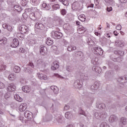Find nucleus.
I'll list each match as a JSON object with an SVG mask.
<instances>
[{"instance_id": "obj_13", "label": "nucleus", "mask_w": 127, "mask_h": 127, "mask_svg": "<svg viewBox=\"0 0 127 127\" xmlns=\"http://www.w3.org/2000/svg\"><path fill=\"white\" fill-rule=\"evenodd\" d=\"M27 108V104L26 103H22L19 107L20 112H24Z\"/></svg>"}, {"instance_id": "obj_4", "label": "nucleus", "mask_w": 127, "mask_h": 127, "mask_svg": "<svg viewBox=\"0 0 127 127\" xmlns=\"http://www.w3.org/2000/svg\"><path fill=\"white\" fill-rule=\"evenodd\" d=\"M31 68H33V64L30 63L24 68V71L25 72V73L31 74V73L33 72Z\"/></svg>"}, {"instance_id": "obj_60", "label": "nucleus", "mask_w": 127, "mask_h": 127, "mask_svg": "<svg viewBox=\"0 0 127 127\" xmlns=\"http://www.w3.org/2000/svg\"><path fill=\"white\" fill-rule=\"evenodd\" d=\"M63 42L65 46L68 45V42L64 39H63Z\"/></svg>"}, {"instance_id": "obj_19", "label": "nucleus", "mask_w": 127, "mask_h": 127, "mask_svg": "<svg viewBox=\"0 0 127 127\" xmlns=\"http://www.w3.org/2000/svg\"><path fill=\"white\" fill-rule=\"evenodd\" d=\"M98 61H99L98 58L93 57V58H91V63L92 64H93V65H98V64H99V63L98 62Z\"/></svg>"}, {"instance_id": "obj_14", "label": "nucleus", "mask_w": 127, "mask_h": 127, "mask_svg": "<svg viewBox=\"0 0 127 127\" xmlns=\"http://www.w3.org/2000/svg\"><path fill=\"white\" fill-rule=\"evenodd\" d=\"M24 115L25 118H26V119H28V120H31V119H32V113L28 111L25 112Z\"/></svg>"}, {"instance_id": "obj_34", "label": "nucleus", "mask_w": 127, "mask_h": 127, "mask_svg": "<svg viewBox=\"0 0 127 127\" xmlns=\"http://www.w3.org/2000/svg\"><path fill=\"white\" fill-rule=\"evenodd\" d=\"M13 71L15 73H19L20 72V67L17 65H15L13 68Z\"/></svg>"}, {"instance_id": "obj_58", "label": "nucleus", "mask_w": 127, "mask_h": 127, "mask_svg": "<svg viewBox=\"0 0 127 127\" xmlns=\"http://www.w3.org/2000/svg\"><path fill=\"white\" fill-rule=\"evenodd\" d=\"M120 80H124V79H125L126 81H127V75H125L124 77L121 76L119 78Z\"/></svg>"}, {"instance_id": "obj_31", "label": "nucleus", "mask_w": 127, "mask_h": 127, "mask_svg": "<svg viewBox=\"0 0 127 127\" xmlns=\"http://www.w3.org/2000/svg\"><path fill=\"white\" fill-rule=\"evenodd\" d=\"M14 99L17 101V102H22V101L23 100V99H22V98L20 97V96H19V95H18V94H16L14 96Z\"/></svg>"}, {"instance_id": "obj_25", "label": "nucleus", "mask_w": 127, "mask_h": 127, "mask_svg": "<svg viewBox=\"0 0 127 127\" xmlns=\"http://www.w3.org/2000/svg\"><path fill=\"white\" fill-rule=\"evenodd\" d=\"M22 90L24 93H29L30 92V88L28 86H25L22 87Z\"/></svg>"}, {"instance_id": "obj_36", "label": "nucleus", "mask_w": 127, "mask_h": 127, "mask_svg": "<svg viewBox=\"0 0 127 127\" xmlns=\"http://www.w3.org/2000/svg\"><path fill=\"white\" fill-rule=\"evenodd\" d=\"M17 37L20 40H23L24 39V35L22 33H18L17 34Z\"/></svg>"}, {"instance_id": "obj_26", "label": "nucleus", "mask_w": 127, "mask_h": 127, "mask_svg": "<svg viewBox=\"0 0 127 127\" xmlns=\"http://www.w3.org/2000/svg\"><path fill=\"white\" fill-rule=\"evenodd\" d=\"M77 49V48L75 46H68L67 49V51H69V52H72V51H74Z\"/></svg>"}, {"instance_id": "obj_20", "label": "nucleus", "mask_w": 127, "mask_h": 127, "mask_svg": "<svg viewBox=\"0 0 127 127\" xmlns=\"http://www.w3.org/2000/svg\"><path fill=\"white\" fill-rule=\"evenodd\" d=\"M93 71H95V72H96V73H98V74L101 73L102 72V69L101 67L99 66H93L92 68Z\"/></svg>"}, {"instance_id": "obj_49", "label": "nucleus", "mask_w": 127, "mask_h": 127, "mask_svg": "<svg viewBox=\"0 0 127 127\" xmlns=\"http://www.w3.org/2000/svg\"><path fill=\"white\" fill-rule=\"evenodd\" d=\"M37 64H39L40 65H41V64L43 65V64H44L43 60H42V59L38 60L37 61Z\"/></svg>"}, {"instance_id": "obj_10", "label": "nucleus", "mask_w": 127, "mask_h": 127, "mask_svg": "<svg viewBox=\"0 0 127 127\" xmlns=\"http://www.w3.org/2000/svg\"><path fill=\"white\" fill-rule=\"evenodd\" d=\"M79 6L80 5L78 2H74L72 4V10H73V11H78Z\"/></svg>"}, {"instance_id": "obj_12", "label": "nucleus", "mask_w": 127, "mask_h": 127, "mask_svg": "<svg viewBox=\"0 0 127 127\" xmlns=\"http://www.w3.org/2000/svg\"><path fill=\"white\" fill-rule=\"evenodd\" d=\"M15 89H16L15 85L13 83H10L7 88V91H8V92H13V91H15Z\"/></svg>"}, {"instance_id": "obj_41", "label": "nucleus", "mask_w": 127, "mask_h": 127, "mask_svg": "<svg viewBox=\"0 0 127 127\" xmlns=\"http://www.w3.org/2000/svg\"><path fill=\"white\" fill-rule=\"evenodd\" d=\"M42 6L46 9V10H49V9L50 8V6H49V5H48L46 3H43L42 4Z\"/></svg>"}, {"instance_id": "obj_29", "label": "nucleus", "mask_w": 127, "mask_h": 127, "mask_svg": "<svg viewBox=\"0 0 127 127\" xmlns=\"http://www.w3.org/2000/svg\"><path fill=\"white\" fill-rule=\"evenodd\" d=\"M8 79L10 81H14L15 79H16V76L14 73H11L8 76Z\"/></svg>"}, {"instance_id": "obj_30", "label": "nucleus", "mask_w": 127, "mask_h": 127, "mask_svg": "<svg viewBox=\"0 0 127 127\" xmlns=\"http://www.w3.org/2000/svg\"><path fill=\"white\" fill-rule=\"evenodd\" d=\"M28 42L30 45H31V46H33L34 44H36L37 42L36 41V39H31L30 40H29Z\"/></svg>"}, {"instance_id": "obj_37", "label": "nucleus", "mask_w": 127, "mask_h": 127, "mask_svg": "<svg viewBox=\"0 0 127 127\" xmlns=\"http://www.w3.org/2000/svg\"><path fill=\"white\" fill-rule=\"evenodd\" d=\"M106 4H115V1L114 0H105Z\"/></svg>"}, {"instance_id": "obj_55", "label": "nucleus", "mask_w": 127, "mask_h": 127, "mask_svg": "<svg viewBox=\"0 0 127 127\" xmlns=\"http://www.w3.org/2000/svg\"><path fill=\"white\" fill-rule=\"evenodd\" d=\"M5 85L3 83L0 81V89H4Z\"/></svg>"}, {"instance_id": "obj_40", "label": "nucleus", "mask_w": 127, "mask_h": 127, "mask_svg": "<svg viewBox=\"0 0 127 127\" xmlns=\"http://www.w3.org/2000/svg\"><path fill=\"white\" fill-rule=\"evenodd\" d=\"M87 43L90 46H92L94 45V41H93L92 40V39H91L90 38H88V41H87Z\"/></svg>"}, {"instance_id": "obj_33", "label": "nucleus", "mask_w": 127, "mask_h": 127, "mask_svg": "<svg viewBox=\"0 0 127 127\" xmlns=\"http://www.w3.org/2000/svg\"><path fill=\"white\" fill-rule=\"evenodd\" d=\"M78 18L80 20V21L84 22L86 20V16L84 14H81L78 16Z\"/></svg>"}, {"instance_id": "obj_5", "label": "nucleus", "mask_w": 127, "mask_h": 127, "mask_svg": "<svg viewBox=\"0 0 127 127\" xmlns=\"http://www.w3.org/2000/svg\"><path fill=\"white\" fill-rule=\"evenodd\" d=\"M45 122H49L52 120V115L49 113H47L43 117Z\"/></svg>"}, {"instance_id": "obj_7", "label": "nucleus", "mask_w": 127, "mask_h": 127, "mask_svg": "<svg viewBox=\"0 0 127 127\" xmlns=\"http://www.w3.org/2000/svg\"><path fill=\"white\" fill-rule=\"evenodd\" d=\"M19 29L22 33H27V32H28V27L25 25H21L20 26Z\"/></svg>"}, {"instance_id": "obj_24", "label": "nucleus", "mask_w": 127, "mask_h": 127, "mask_svg": "<svg viewBox=\"0 0 127 127\" xmlns=\"http://www.w3.org/2000/svg\"><path fill=\"white\" fill-rule=\"evenodd\" d=\"M80 78H81L82 80H88V75L83 73H80Z\"/></svg>"}, {"instance_id": "obj_28", "label": "nucleus", "mask_w": 127, "mask_h": 127, "mask_svg": "<svg viewBox=\"0 0 127 127\" xmlns=\"http://www.w3.org/2000/svg\"><path fill=\"white\" fill-rule=\"evenodd\" d=\"M51 90H52L55 94H58L59 89L57 86H52L51 87Z\"/></svg>"}, {"instance_id": "obj_64", "label": "nucleus", "mask_w": 127, "mask_h": 127, "mask_svg": "<svg viewBox=\"0 0 127 127\" xmlns=\"http://www.w3.org/2000/svg\"><path fill=\"white\" fill-rule=\"evenodd\" d=\"M53 20L51 18H48L47 19V21H48V23H51V22H52Z\"/></svg>"}, {"instance_id": "obj_51", "label": "nucleus", "mask_w": 127, "mask_h": 127, "mask_svg": "<svg viewBox=\"0 0 127 127\" xmlns=\"http://www.w3.org/2000/svg\"><path fill=\"white\" fill-rule=\"evenodd\" d=\"M79 115H83L85 117L86 116V113H85V111H83V110H82V109H80V110H79Z\"/></svg>"}, {"instance_id": "obj_15", "label": "nucleus", "mask_w": 127, "mask_h": 127, "mask_svg": "<svg viewBox=\"0 0 127 127\" xmlns=\"http://www.w3.org/2000/svg\"><path fill=\"white\" fill-rule=\"evenodd\" d=\"M35 26L36 28H37V29H41V30H43V29L45 28V26H44V25H43V24L41 23H36L35 25Z\"/></svg>"}, {"instance_id": "obj_27", "label": "nucleus", "mask_w": 127, "mask_h": 127, "mask_svg": "<svg viewBox=\"0 0 127 127\" xmlns=\"http://www.w3.org/2000/svg\"><path fill=\"white\" fill-rule=\"evenodd\" d=\"M2 27L4 28L5 29H7L8 31H12V27L8 26L6 24H3L2 25Z\"/></svg>"}, {"instance_id": "obj_54", "label": "nucleus", "mask_w": 127, "mask_h": 127, "mask_svg": "<svg viewBox=\"0 0 127 127\" xmlns=\"http://www.w3.org/2000/svg\"><path fill=\"white\" fill-rule=\"evenodd\" d=\"M4 97L5 98V99H6V100H7V99H8V98H9L10 97V94L7 93L4 94Z\"/></svg>"}, {"instance_id": "obj_32", "label": "nucleus", "mask_w": 127, "mask_h": 127, "mask_svg": "<svg viewBox=\"0 0 127 127\" xmlns=\"http://www.w3.org/2000/svg\"><path fill=\"white\" fill-rule=\"evenodd\" d=\"M46 44L47 45H49V46L52 45V44H53V41L52 40H51V38H48L47 39V41H46Z\"/></svg>"}, {"instance_id": "obj_57", "label": "nucleus", "mask_w": 127, "mask_h": 127, "mask_svg": "<svg viewBox=\"0 0 127 127\" xmlns=\"http://www.w3.org/2000/svg\"><path fill=\"white\" fill-rule=\"evenodd\" d=\"M22 17H23L24 19H26V18L28 17V16H27V14H26V13H23L22 14Z\"/></svg>"}, {"instance_id": "obj_2", "label": "nucleus", "mask_w": 127, "mask_h": 127, "mask_svg": "<svg viewBox=\"0 0 127 127\" xmlns=\"http://www.w3.org/2000/svg\"><path fill=\"white\" fill-rule=\"evenodd\" d=\"M51 36L54 39H60L63 36V34L60 32L53 31L51 33Z\"/></svg>"}, {"instance_id": "obj_17", "label": "nucleus", "mask_w": 127, "mask_h": 127, "mask_svg": "<svg viewBox=\"0 0 127 127\" xmlns=\"http://www.w3.org/2000/svg\"><path fill=\"white\" fill-rule=\"evenodd\" d=\"M112 76L111 71H108L105 72V78L106 80H111V79H112Z\"/></svg>"}, {"instance_id": "obj_56", "label": "nucleus", "mask_w": 127, "mask_h": 127, "mask_svg": "<svg viewBox=\"0 0 127 127\" xmlns=\"http://www.w3.org/2000/svg\"><path fill=\"white\" fill-rule=\"evenodd\" d=\"M124 54L125 52L124 51H118V55H120V56H124Z\"/></svg>"}, {"instance_id": "obj_50", "label": "nucleus", "mask_w": 127, "mask_h": 127, "mask_svg": "<svg viewBox=\"0 0 127 127\" xmlns=\"http://www.w3.org/2000/svg\"><path fill=\"white\" fill-rule=\"evenodd\" d=\"M30 18L31 19H34L35 18V14L34 12L30 13Z\"/></svg>"}, {"instance_id": "obj_45", "label": "nucleus", "mask_w": 127, "mask_h": 127, "mask_svg": "<svg viewBox=\"0 0 127 127\" xmlns=\"http://www.w3.org/2000/svg\"><path fill=\"white\" fill-rule=\"evenodd\" d=\"M100 127H110V125L106 122H103L101 123Z\"/></svg>"}, {"instance_id": "obj_47", "label": "nucleus", "mask_w": 127, "mask_h": 127, "mask_svg": "<svg viewBox=\"0 0 127 127\" xmlns=\"http://www.w3.org/2000/svg\"><path fill=\"white\" fill-rule=\"evenodd\" d=\"M118 46L124 47L125 46V42L120 41L118 42Z\"/></svg>"}, {"instance_id": "obj_48", "label": "nucleus", "mask_w": 127, "mask_h": 127, "mask_svg": "<svg viewBox=\"0 0 127 127\" xmlns=\"http://www.w3.org/2000/svg\"><path fill=\"white\" fill-rule=\"evenodd\" d=\"M83 52H80V51L76 52L75 53V56H77V57H79L83 56Z\"/></svg>"}, {"instance_id": "obj_62", "label": "nucleus", "mask_w": 127, "mask_h": 127, "mask_svg": "<svg viewBox=\"0 0 127 127\" xmlns=\"http://www.w3.org/2000/svg\"><path fill=\"white\" fill-rule=\"evenodd\" d=\"M107 10L108 11V12H110V11H112L113 10V8L112 7H108L107 8Z\"/></svg>"}, {"instance_id": "obj_38", "label": "nucleus", "mask_w": 127, "mask_h": 127, "mask_svg": "<svg viewBox=\"0 0 127 127\" xmlns=\"http://www.w3.org/2000/svg\"><path fill=\"white\" fill-rule=\"evenodd\" d=\"M65 117L66 119L70 120L72 118V115L71 114V113L68 112L65 113Z\"/></svg>"}, {"instance_id": "obj_61", "label": "nucleus", "mask_w": 127, "mask_h": 127, "mask_svg": "<svg viewBox=\"0 0 127 127\" xmlns=\"http://www.w3.org/2000/svg\"><path fill=\"white\" fill-rule=\"evenodd\" d=\"M100 2V0H94V3L95 5H98Z\"/></svg>"}, {"instance_id": "obj_21", "label": "nucleus", "mask_w": 127, "mask_h": 127, "mask_svg": "<svg viewBox=\"0 0 127 127\" xmlns=\"http://www.w3.org/2000/svg\"><path fill=\"white\" fill-rule=\"evenodd\" d=\"M99 83L98 82H95L91 85V90H97V89L99 88Z\"/></svg>"}, {"instance_id": "obj_6", "label": "nucleus", "mask_w": 127, "mask_h": 127, "mask_svg": "<svg viewBox=\"0 0 127 127\" xmlns=\"http://www.w3.org/2000/svg\"><path fill=\"white\" fill-rule=\"evenodd\" d=\"M120 127H123L124 126H126L127 125V118L126 117H122L120 119Z\"/></svg>"}, {"instance_id": "obj_16", "label": "nucleus", "mask_w": 127, "mask_h": 127, "mask_svg": "<svg viewBox=\"0 0 127 127\" xmlns=\"http://www.w3.org/2000/svg\"><path fill=\"white\" fill-rule=\"evenodd\" d=\"M37 77L38 78H39V79H40L41 80H47V79H48V78L47 77V76L41 73H38Z\"/></svg>"}, {"instance_id": "obj_8", "label": "nucleus", "mask_w": 127, "mask_h": 127, "mask_svg": "<svg viewBox=\"0 0 127 127\" xmlns=\"http://www.w3.org/2000/svg\"><path fill=\"white\" fill-rule=\"evenodd\" d=\"M19 45V42L17 39H14L10 44L11 47L16 48Z\"/></svg>"}, {"instance_id": "obj_53", "label": "nucleus", "mask_w": 127, "mask_h": 127, "mask_svg": "<svg viewBox=\"0 0 127 127\" xmlns=\"http://www.w3.org/2000/svg\"><path fill=\"white\" fill-rule=\"evenodd\" d=\"M66 69L68 71V72H72L73 71V67H71L70 66H68L66 67Z\"/></svg>"}, {"instance_id": "obj_39", "label": "nucleus", "mask_w": 127, "mask_h": 127, "mask_svg": "<svg viewBox=\"0 0 127 127\" xmlns=\"http://www.w3.org/2000/svg\"><path fill=\"white\" fill-rule=\"evenodd\" d=\"M61 2H62L63 4L64 5H65V6H68L69 5V1H68L67 0H64L63 1V0H59Z\"/></svg>"}, {"instance_id": "obj_63", "label": "nucleus", "mask_w": 127, "mask_h": 127, "mask_svg": "<svg viewBox=\"0 0 127 127\" xmlns=\"http://www.w3.org/2000/svg\"><path fill=\"white\" fill-rule=\"evenodd\" d=\"M115 70H116L117 71H119L121 68L119 65H115Z\"/></svg>"}, {"instance_id": "obj_35", "label": "nucleus", "mask_w": 127, "mask_h": 127, "mask_svg": "<svg viewBox=\"0 0 127 127\" xmlns=\"http://www.w3.org/2000/svg\"><path fill=\"white\" fill-rule=\"evenodd\" d=\"M97 107L100 110H103V109H105V108H106V105L104 103H100L97 105Z\"/></svg>"}, {"instance_id": "obj_44", "label": "nucleus", "mask_w": 127, "mask_h": 127, "mask_svg": "<svg viewBox=\"0 0 127 127\" xmlns=\"http://www.w3.org/2000/svg\"><path fill=\"white\" fill-rule=\"evenodd\" d=\"M14 9H15V10H17L18 12H19V11H21V7L17 5H15L14 6Z\"/></svg>"}, {"instance_id": "obj_18", "label": "nucleus", "mask_w": 127, "mask_h": 127, "mask_svg": "<svg viewBox=\"0 0 127 127\" xmlns=\"http://www.w3.org/2000/svg\"><path fill=\"white\" fill-rule=\"evenodd\" d=\"M118 117L116 115H111L109 119L110 123H114V122H116V121H118Z\"/></svg>"}, {"instance_id": "obj_42", "label": "nucleus", "mask_w": 127, "mask_h": 127, "mask_svg": "<svg viewBox=\"0 0 127 127\" xmlns=\"http://www.w3.org/2000/svg\"><path fill=\"white\" fill-rule=\"evenodd\" d=\"M6 41H7L6 38H3L0 40V44L1 45H4V44L6 43Z\"/></svg>"}, {"instance_id": "obj_9", "label": "nucleus", "mask_w": 127, "mask_h": 127, "mask_svg": "<svg viewBox=\"0 0 127 127\" xmlns=\"http://www.w3.org/2000/svg\"><path fill=\"white\" fill-rule=\"evenodd\" d=\"M40 52L41 55L47 54V48L43 45L41 46L40 47Z\"/></svg>"}, {"instance_id": "obj_46", "label": "nucleus", "mask_w": 127, "mask_h": 127, "mask_svg": "<svg viewBox=\"0 0 127 127\" xmlns=\"http://www.w3.org/2000/svg\"><path fill=\"white\" fill-rule=\"evenodd\" d=\"M5 68H6V66L5 65H1L0 67V72H2V71H4V70H5Z\"/></svg>"}, {"instance_id": "obj_43", "label": "nucleus", "mask_w": 127, "mask_h": 127, "mask_svg": "<svg viewBox=\"0 0 127 127\" xmlns=\"http://www.w3.org/2000/svg\"><path fill=\"white\" fill-rule=\"evenodd\" d=\"M52 8L54 10H57V9H60V5L58 4H55L52 6Z\"/></svg>"}, {"instance_id": "obj_52", "label": "nucleus", "mask_w": 127, "mask_h": 127, "mask_svg": "<svg viewBox=\"0 0 127 127\" xmlns=\"http://www.w3.org/2000/svg\"><path fill=\"white\" fill-rule=\"evenodd\" d=\"M61 13L62 15H65L67 13V11L65 9H63L61 10Z\"/></svg>"}, {"instance_id": "obj_1", "label": "nucleus", "mask_w": 127, "mask_h": 127, "mask_svg": "<svg viewBox=\"0 0 127 127\" xmlns=\"http://www.w3.org/2000/svg\"><path fill=\"white\" fill-rule=\"evenodd\" d=\"M94 116L97 120H105L107 118V113L102 112L101 113L95 112Z\"/></svg>"}, {"instance_id": "obj_3", "label": "nucleus", "mask_w": 127, "mask_h": 127, "mask_svg": "<svg viewBox=\"0 0 127 127\" xmlns=\"http://www.w3.org/2000/svg\"><path fill=\"white\" fill-rule=\"evenodd\" d=\"M93 50L94 51V54L97 56H102L104 53V50H103V49L100 47H95L93 48Z\"/></svg>"}, {"instance_id": "obj_23", "label": "nucleus", "mask_w": 127, "mask_h": 127, "mask_svg": "<svg viewBox=\"0 0 127 127\" xmlns=\"http://www.w3.org/2000/svg\"><path fill=\"white\" fill-rule=\"evenodd\" d=\"M86 30H87V29H86V28H85L83 26H81V27H80L77 30V31L79 34H83V33H84V32H85V31H86Z\"/></svg>"}, {"instance_id": "obj_59", "label": "nucleus", "mask_w": 127, "mask_h": 127, "mask_svg": "<svg viewBox=\"0 0 127 127\" xmlns=\"http://www.w3.org/2000/svg\"><path fill=\"white\" fill-rule=\"evenodd\" d=\"M116 29H117V30H121L122 25H121L120 24L118 25L116 27Z\"/></svg>"}, {"instance_id": "obj_22", "label": "nucleus", "mask_w": 127, "mask_h": 127, "mask_svg": "<svg viewBox=\"0 0 127 127\" xmlns=\"http://www.w3.org/2000/svg\"><path fill=\"white\" fill-rule=\"evenodd\" d=\"M74 86L77 88H81L82 87V84L80 83V80H76L74 83Z\"/></svg>"}, {"instance_id": "obj_11", "label": "nucleus", "mask_w": 127, "mask_h": 127, "mask_svg": "<svg viewBox=\"0 0 127 127\" xmlns=\"http://www.w3.org/2000/svg\"><path fill=\"white\" fill-rule=\"evenodd\" d=\"M58 68H59V63L56 61L53 63L51 69L54 71L55 70H57Z\"/></svg>"}]
</instances>
